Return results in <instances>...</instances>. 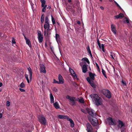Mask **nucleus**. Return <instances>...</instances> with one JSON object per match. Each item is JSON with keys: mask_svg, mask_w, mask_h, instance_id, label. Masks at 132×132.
<instances>
[{"mask_svg": "<svg viewBox=\"0 0 132 132\" xmlns=\"http://www.w3.org/2000/svg\"><path fill=\"white\" fill-rule=\"evenodd\" d=\"M110 56L111 57V58L113 60H114V58L113 57L114 56V57L115 56V54L112 52H111L110 53Z\"/></svg>", "mask_w": 132, "mask_h": 132, "instance_id": "28", "label": "nucleus"}, {"mask_svg": "<svg viewBox=\"0 0 132 132\" xmlns=\"http://www.w3.org/2000/svg\"><path fill=\"white\" fill-rule=\"evenodd\" d=\"M71 75L72 76L74 77V78H77V79L78 80V79L77 78L75 72L73 73L72 74H71Z\"/></svg>", "mask_w": 132, "mask_h": 132, "instance_id": "36", "label": "nucleus"}, {"mask_svg": "<svg viewBox=\"0 0 132 132\" xmlns=\"http://www.w3.org/2000/svg\"><path fill=\"white\" fill-rule=\"evenodd\" d=\"M53 90L55 92H56L57 91V89L55 87H54L53 88Z\"/></svg>", "mask_w": 132, "mask_h": 132, "instance_id": "47", "label": "nucleus"}, {"mask_svg": "<svg viewBox=\"0 0 132 132\" xmlns=\"http://www.w3.org/2000/svg\"><path fill=\"white\" fill-rule=\"evenodd\" d=\"M89 76L92 80H94L95 78V76H96V75L95 73H93L90 72H89Z\"/></svg>", "mask_w": 132, "mask_h": 132, "instance_id": "17", "label": "nucleus"}, {"mask_svg": "<svg viewBox=\"0 0 132 132\" xmlns=\"http://www.w3.org/2000/svg\"><path fill=\"white\" fill-rule=\"evenodd\" d=\"M116 5L118 7H120V6L117 3L116 4Z\"/></svg>", "mask_w": 132, "mask_h": 132, "instance_id": "62", "label": "nucleus"}, {"mask_svg": "<svg viewBox=\"0 0 132 132\" xmlns=\"http://www.w3.org/2000/svg\"><path fill=\"white\" fill-rule=\"evenodd\" d=\"M39 66L40 68V72L45 73L46 71L44 65L42 64H40L39 65Z\"/></svg>", "mask_w": 132, "mask_h": 132, "instance_id": "10", "label": "nucleus"}, {"mask_svg": "<svg viewBox=\"0 0 132 132\" xmlns=\"http://www.w3.org/2000/svg\"><path fill=\"white\" fill-rule=\"evenodd\" d=\"M97 44H98V45H101V44L100 43V42H99V40L98 39H97Z\"/></svg>", "mask_w": 132, "mask_h": 132, "instance_id": "50", "label": "nucleus"}, {"mask_svg": "<svg viewBox=\"0 0 132 132\" xmlns=\"http://www.w3.org/2000/svg\"><path fill=\"white\" fill-rule=\"evenodd\" d=\"M89 54H90V56L92 58H93V57H92V54L91 52L90 53H89Z\"/></svg>", "mask_w": 132, "mask_h": 132, "instance_id": "59", "label": "nucleus"}, {"mask_svg": "<svg viewBox=\"0 0 132 132\" xmlns=\"http://www.w3.org/2000/svg\"><path fill=\"white\" fill-rule=\"evenodd\" d=\"M102 93L108 98H110L111 97V92L108 90L103 89L102 90Z\"/></svg>", "mask_w": 132, "mask_h": 132, "instance_id": "4", "label": "nucleus"}, {"mask_svg": "<svg viewBox=\"0 0 132 132\" xmlns=\"http://www.w3.org/2000/svg\"><path fill=\"white\" fill-rule=\"evenodd\" d=\"M125 21H126V23H129V20L128 19H126V20Z\"/></svg>", "mask_w": 132, "mask_h": 132, "instance_id": "49", "label": "nucleus"}, {"mask_svg": "<svg viewBox=\"0 0 132 132\" xmlns=\"http://www.w3.org/2000/svg\"><path fill=\"white\" fill-rule=\"evenodd\" d=\"M55 38L57 42L58 43L60 42V37L59 35L58 34H55Z\"/></svg>", "mask_w": 132, "mask_h": 132, "instance_id": "18", "label": "nucleus"}, {"mask_svg": "<svg viewBox=\"0 0 132 132\" xmlns=\"http://www.w3.org/2000/svg\"><path fill=\"white\" fill-rule=\"evenodd\" d=\"M41 3H42V5L43 6L45 3V0H40Z\"/></svg>", "mask_w": 132, "mask_h": 132, "instance_id": "43", "label": "nucleus"}, {"mask_svg": "<svg viewBox=\"0 0 132 132\" xmlns=\"http://www.w3.org/2000/svg\"><path fill=\"white\" fill-rule=\"evenodd\" d=\"M44 18H45V15H44V14H42L41 16V19H40L42 25L43 23L44 22Z\"/></svg>", "mask_w": 132, "mask_h": 132, "instance_id": "23", "label": "nucleus"}, {"mask_svg": "<svg viewBox=\"0 0 132 132\" xmlns=\"http://www.w3.org/2000/svg\"><path fill=\"white\" fill-rule=\"evenodd\" d=\"M19 89L21 92H24L25 91V90L23 89L20 88Z\"/></svg>", "mask_w": 132, "mask_h": 132, "instance_id": "46", "label": "nucleus"}, {"mask_svg": "<svg viewBox=\"0 0 132 132\" xmlns=\"http://www.w3.org/2000/svg\"><path fill=\"white\" fill-rule=\"evenodd\" d=\"M50 28V27H48L46 29V32H47V35L49 33V31L51 29V28Z\"/></svg>", "mask_w": 132, "mask_h": 132, "instance_id": "34", "label": "nucleus"}, {"mask_svg": "<svg viewBox=\"0 0 132 132\" xmlns=\"http://www.w3.org/2000/svg\"><path fill=\"white\" fill-rule=\"evenodd\" d=\"M102 72L103 74L105 77L107 78L106 76V72L105 71V70H103L102 68Z\"/></svg>", "mask_w": 132, "mask_h": 132, "instance_id": "31", "label": "nucleus"}, {"mask_svg": "<svg viewBox=\"0 0 132 132\" xmlns=\"http://www.w3.org/2000/svg\"><path fill=\"white\" fill-rule=\"evenodd\" d=\"M86 49L87 51H88L89 53H91V51L90 48V47L89 46H88L86 48Z\"/></svg>", "mask_w": 132, "mask_h": 132, "instance_id": "35", "label": "nucleus"}, {"mask_svg": "<svg viewBox=\"0 0 132 132\" xmlns=\"http://www.w3.org/2000/svg\"><path fill=\"white\" fill-rule=\"evenodd\" d=\"M100 8L102 10H103L104 9V8L102 6H101Z\"/></svg>", "mask_w": 132, "mask_h": 132, "instance_id": "54", "label": "nucleus"}, {"mask_svg": "<svg viewBox=\"0 0 132 132\" xmlns=\"http://www.w3.org/2000/svg\"><path fill=\"white\" fill-rule=\"evenodd\" d=\"M77 23L78 24H80V22L79 21H77Z\"/></svg>", "mask_w": 132, "mask_h": 132, "instance_id": "61", "label": "nucleus"}, {"mask_svg": "<svg viewBox=\"0 0 132 132\" xmlns=\"http://www.w3.org/2000/svg\"><path fill=\"white\" fill-rule=\"evenodd\" d=\"M86 80L89 84L92 82V79L89 77H87L86 78Z\"/></svg>", "mask_w": 132, "mask_h": 132, "instance_id": "33", "label": "nucleus"}, {"mask_svg": "<svg viewBox=\"0 0 132 132\" xmlns=\"http://www.w3.org/2000/svg\"><path fill=\"white\" fill-rule=\"evenodd\" d=\"M53 83H56L58 84H60L59 83V81H58L56 80L55 79H54L53 80Z\"/></svg>", "mask_w": 132, "mask_h": 132, "instance_id": "38", "label": "nucleus"}, {"mask_svg": "<svg viewBox=\"0 0 132 132\" xmlns=\"http://www.w3.org/2000/svg\"><path fill=\"white\" fill-rule=\"evenodd\" d=\"M93 102L95 104L98 106L102 105V100L96 94H92L90 95Z\"/></svg>", "mask_w": 132, "mask_h": 132, "instance_id": "2", "label": "nucleus"}, {"mask_svg": "<svg viewBox=\"0 0 132 132\" xmlns=\"http://www.w3.org/2000/svg\"><path fill=\"white\" fill-rule=\"evenodd\" d=\"M58 117L60 119H66L67 120L69 119L68 116L63 115H59L58 116Z\"/></svg>", "mask_w": 132, "mask_h": 132, "instance_id": "16", "label": "nucleus"}, {"mask_svg": "<svg viewBox=\"0 0 132 132\" xmlns=\"http://www.w3.org/2000/svg\"><path fill=\"white\" fill-rule=\"evenodd\" d=\"M68 2L69 3H71V0H68Z\"/></svg>", "mask_w": 132, "mask_h": 132, "instance_id": "64", "label": "nucleus"}, {"mask_svg": "<svg viewBox=\"0 0 132 132\" xmlns=\"http://www.w3.org/2000/svg\"><path fill=\"white\" fill-rule=\"evenodd\" d=\"M50 26V23H45L44 25V27L45 30H46L47 28Z\"/></svg>", "mask_w": 132, "mask_h": 132, "instance_id": "25", "label": "nucleus"}, {"mask_svg": "<svg viewBox=\"0 0 132 132\" xmlns=\"http://www.w3.org/2000/svg\"><path fill=\"white\" fill-rule=\"evenodd\" d=\"M66 98L67 99H69L71 101L69 104L72 106H74L75 104V101H76V100H75V97H71L70 96L67 95L66 96Z\"/></svg>", "mask_w": 132, "mask_h": 132, "instance_id": "5", "label": "nucleus"}, {"mask_svg": "<svg viewBox=\"0 0 132 132\" xmlns=\"http://www.w3.org/2000/svg\"><path fill=\"white\" fill-rule=\"evenodd\" d=\"M15 39L14 37L12 38V44H13L15 43Z\"/></svg>", "mask_w": 132, "mask_h": 132, "instance_id": "39", "label": "nucleus"}, {"mask_svg": "<svg viewBox=\"0 0 132 132\" xmlns=\"http://www.w3.org/2000/svg\"><path fill=\"white\" fill-rule=\"evenodd\" d=\"M96 66L97 67V68H98L99 69V67L98 66V64L97 63H96Z\"/></svg>", "mask_w": 132, "mask_h": 132, "instance_id": "55", "label": "nucleus"}, {"mask_svg": "<svg viewBox=\"0 0 132 132\" xmlns=\"http://www.w3.org/2000/svg\"><path fill=\"white\" fill-rule=\"evenodd\" d=\"M50 21L48 17L47 16H46L45 19V23H50Z\"/></svg>", "mask_w": 132, "mask_h": 132, "instance_id": "26", "label": "nucleus"}, {"mask_svg": "<svg viewBox=\"0 0 132 132\" xmlns=\"http://www.w3.org/2000/svg\"><path fill=\"white\" fill-rule=\"evenodd\" d=\"M81 110L82 112L83 113H86V111H85L84 109H81Z\"/></svg>", "mask_w": 132, "mask_h": 132, "instance_id": "44", "label": "nucleus"}, {"mask_svg": "<svg viewBox=\"0 0 132 132\" xmlns=\"http://www.w3.org/2000/svg\"><path fill=\"white\" fill-rule=\"evenodd\" d=\"M107 120L110 125L115 126L116 125V121L114 119H113L112 118L109 117L108 118Z\"/></svg>", "mask_w": 132, "mask_h": 132, "instance_id": "7", "label": "nucleus"}, {"mask_svg": "<svg viewBox=\"0 0 132 132\" xmlns=\"http://www.w3.org/2000/svg\"><path fill=\"white\" fill-rule=\"evenodd\" d=\"M46 30L45 29V30L44 32V35H45V36L46 35Z\"/></svg>", "mask_w": 132, "mask_h": 132, "instance_id": "52", "label": "nucleus"}, {"mask_svg": "<svg viewBox=\"0 0 132 132\" xmlns=\"http://www.w3.org/2000/svg\"><path fill=\"white\" fill-rule=\"evenodd\" d=\"M89 84L93 88H95L96 87V85L92 81V82L89 83Z\"/></svg>", "mask_w": 132, "mask_h": 132, "instance_id": "29", "label": "nucleus"}, {"mask_svg": "<svg viewBox=\"0 0 132 132\" xmlns=\"http://www.w3.org/2000/svg\"><path fill=\"white\" fill-rule=\"evenodd\" d=\"M46 11V8L45 7H43V8L42 9V11L43 12H45Z\"/></svg>", "mask_w": 132, "mask_h": 132, "instance_id": "45", "label": "nucleus"}, {"mask_svg": "<svg viewBox=\"0 0 132 132\" xmlns=\"http://www.w3.org/2000/svg\"><path fill=\"white\" fill-rule=\"evenodd\" d=\"M76 101H78L79 102L81 103H84V100L82 97H81L80 99L78 98L77 100H76Z\"/></svg>", "mask_w": 132, "mask_h": 132, "instance_id": "22", "label": "nucleus"}, {"mask_svg": "<svg viewBox=\"0 0 132 132\" xmlns=\"http://www.w3.org/2000/svg\"><path fill=\"white\" fill-rule=\"evenodd\" d=\"M25 77L26 79L28 82L29 83L30 82L28 78V75L26 74L25 75Z\"/></svg>", "mask_w": 132, "mask_h": 132, "instance_id": "32", "label": "nucleus"}, {"mask_svg": "<svg viewBox=\"0 0 132 132\" xmlns=\"http://www.w3.org/2000/svg\"><path fill=\"white\" fill-rule=\"evenodd\" d=\"M2 113H0V118H1L2 117Z\"/></svg>", "mask_w": 132, "mask_h": 132, "instance_id": "57", "label": "nucleus"}, {"mask_svg": "<svg viewBox=\"0 0 132 132\" xmlns=\"http://www.w3.org/2000/svg\"><path fill=\"white\" fill-rule=\"evenodd\" d=\"M68 121H70L71 127L72 128H73L74 126V123L72 120L71 119L69 118L68 120Z\"/></svg>", "mask_w": 132, "mask_h": 132, "instance_id": "19", "label": "nucleus"}, {"mask_svg": "<svg viewBox=\"0 0 132 132\" xmlns=\"http://www.w3.org/2000/svg\"><path fill=\"white\" fill-rule=\"evenodd\" d=\"M88 65L86 64H84L82 67V71L83 72L85 73L86 72L87 69Z\"/></svg>", "mask_w": 132, "mask_h": 132, "instance_id": "14", "label": "nucleus"}, {"mask_svg": "<svg viewBox=\"0 0 132 132\" xmlns=\"http://www.w3.org/2000/svg\"><path fill=\"white\" fill-rule=\"evenodd\" d=\"M20 86L21 88H23L25 87L24 84L22 82L20 85Z\"/></svg>", "mask_w": 132, "mask_h": 132, "instance_id": "37", "label": "nucleus"}, {"mask_svg": "<svg viewBox=\"0 0 132 132\" xmlns=\"http://www.w3.org/2000/svg\"><path fill=\"white\" fill-rule=\"evenodd\" d=\"M45 3H46V1H45V3L43 5H42V4L41 5V6L42 7H44L46 8V7H47V5H45Z\"/></svg>", "mask_w": 132, "mask_h": 132, "instance_id": "40", "label": "nucleus"}, {"mask_svg": "<svg viewBox=\"0 0 132 132\" xmlns=\"http://www.w3.org/2000/svg\"><path fill=\"white\" fill-rule=\"evenodd\" d=\"M69 71L70 72V73H71V74H72L73 73H74L75 72L73 71V70L72 69H69Z\"/></svg>", "mask_w": 132, "mask_h": 132, "instance_id": "41", "label": "nucleus"}, {"mask_svg": "<svg viewBox=\"0 0 132 132\" xmlns=\"http://www.w3.org/2000/svg\"><path fill=\"white\" fill-rule=\"evenodd\" d=\"M50 99L51 103H52L54 102V97L52 93L50 94Z\"/></svg>", "mask_w": 132, "mask_h": 132, "instance_id": "21", "label": "nucleus"}, {"mask_svg": "<svg viewBox=\"0 0 132 132\" xmlns=\"http://www.w3.org/2000/svg\"><path fill=\"white\" fill-rule=\"evenodd\" d=\"M39 122L44 125H45L46 123V119L44 116H41L39 118Z\"/></svg>", "mask_w": 132, "mask_h": 132, "instance_id": "6", "label": "nucleus"}, {"mask_svg": "<svg viewBox=\"0 0 132 132\" xmlns=\"http://www.w3.org/2000/svg\"><path fill=\"white\" fill-rule=\"evenodd\" d=\"M53 105L54 107L56 109H59L60 107L57 102H56L53 104Z\"/></svg>", "mask_w": 132, "mask_h": 132, "instance_id": "20", "label": "nucleus"}, {"mask_svg": "<svg viewBox=\"0 0 132 132\" xmlns=\"http://www.w3.org/2000/svg\"><path fill=\"white\" fill-rule=\"evenodd\" d=\"M38 39L39 42L40 43L42 42L43 40V37L42 35L41 32L39 31L38 34Z\"/></svg>", "mask_w": 132, "mask_h": 132, "instance_id": "8", "label": "nucleus"}, {"mask_svg": "<svg viewBox=\"0 0 132 132\" xmlns=\"http://www.w3.org/2000/svg\"><path fill=\"white\" fill-rule=\"evenodd\" d=\"M102 47V48H104V46L103 44H102L101 47Z\"/></svg>", "mask_w": 132, "mask_h": 132, "instance_id": "56", "label": "nucleus"}, {"mask_svg": "<svg viewBox=\"0 0 132 132\" xmlns=\"http://www.w3.org/2000/svg\"><path fill=\"white\" fill-rule=\"evenodd\" d=\"M122 83L123 84V86H126V83L125 81H123V80L122 81Z\"/></svg>", "mask_w": 132, "mask_h": 132, "instance_id": "42", "label": "nucleus"}, {"mask_svg": "<svg viewBox=\"0 0 132 132\" xmlns=\"http://www.w3.org/2000/svg\"><path fill=\"white\" fill-rule=\"evenodd\" d=\"M111 28L112 31L114 34H116L117 31L116 28V26L113 24H111Z\"/></svg>", "mask_w": 132, "mask_h": 132, "instance_id": "12", "label": "nucleus"}, {"mask_svg": "<svg viewBox=\"0 0 132 132\" xmlns=\"http://www.w3.org/2000/svg\"><path fill=\"white\" fill-rule=\"evenodd\" d=\"M82 60L86 61L88 64H89L90 63L89 61L88 58L87 57H85L82 58Z\"/></svg>", "mask_w": 132, "mask_h": 132, "instance_id": "27", "label": "nucleus"}, {"mask_svg": "<svg viewBox=\"0 0 132 132\" xmlns=\"http://www.w3.org/2000/svg\"><path fill=\"white\" fill-rule=\"evenodd\" d=\"M97 44H98V45H101V44L100 43V42H99V40L98 39H97Z\"/></svg>", "mask_w": 132, "mask_h": 132, "instance_id": "51", "label": "nucleus"}, {"mask_svg": "<svg viewBox=\"0 0 132 132\" xmlns=\"http://www.w3.org/2000/svg\"><path fill=\"white\" fill-rule=\"evenodd\" d=\"M58 78L60 83L61 84H63L64 83V79H63L62 76L60 74H59L58 75Z\"/></svg>", "mask_w": 132, "mask_h": 132, "instance_id": "15", "label": "nucleus"}, {"mask_svg": "<svg viewBox=\"0 0 132 132\" xmlns=\"http://www.w3.org/2000/svg\"><path fill=\"white\" fill-rule=\"evenodd\" d=\"M10 102L8 101L6 102V106H9L10 105Z\"/></svg>", "mask_w": 132, "mask_h": 132, "instance_id": "48", "label": "nucleus"}, {"mask_svg": "<svg viewBox=\"0 0 132 132\" xmlns=\"http://www.w3.org/2000/svg\"><path fill=\"white\" fill-rule=\"evenodd\" d=\"M102 51L104 52H105V50H104V48H102Z\"/></svg>", "mask_w": 132, "mask_h": 132, "instance_id": "63", "label": "nucleus"}, {"mask_svg": "<svg viewBox=\"0 0 132 132\" xmlns=\"http://www.w3.org/2000/svg\"><path fill=\"white\" fill-rule=\"evenodd\" d=\"M86 127L87 132H94L93 129L91 125L89 123L87 124Z\"/></svg>", "mask_w": 132, "mask_h": 132, "instance_id": "9", "label": "nucleus"}, {"mask_svg": "<svg viewBox=\"0 0 132 132\" xmlns=\"http://www.w3.org/2000/svg\"><path fill=\"white\" fill-rule=\"evenodd\" d=\"M26 44H27L29 47H31V44L30 40L28 39L26 40Z\"/></svg>", "mask_w": 132, "mask_h": 132, "instance_id": "24", "label": "nucleus"}, {"mask_svg": "<svg viewBox=\"0 0 132 132\" xmlns=\"http://www.w3.org/2000/svg\"><path fill=\"white\" fill-rule=\"evenodd\" d=\"M27 70L28 71L29 73V74L30 80V81H31V79L32 78V72L31 68L30 67L28 68H27Z\"/></svg>", "mask_w": 132, "mask_h": 132, "instance_id": "11", "label": "nucleus"}, {"mask_svg": "<svg viewBox=\"0 0 132 132\" xmlns=\"http://www.w3.org/2000/svg\"><path fill=\"white\" fill-rule=\"evenodd\" d=\"M123 14L122 13H120L119 14L116 16H115L114 17V19H116L120 18H121L124 17Z\"/></svg>", "mask_w": 132, "mask_h": 132, "instance_id": "13", "label": "nucleus"}, {"mask_svg": "<svg viewBox=\"0 0 132 132\" xmlns=\"http://www.w3.org/2000/svg\"><path fill=\"white\" fill-rule=\"evenodd\" d=\"M51 17L52 23L54 25V24H55L56 23L55 20L52 15H51Z\"/></svg>", "mask_w": 132, "mask_h": 132, "instance_id": "30", "label": "nucleus"}, {"mask_svg": "<svg viewBox=\"0 0 132 132\" xmlns=\"http://www.w3.org/2000/svg\"><path fill=\"white\" fill-rule=\"evenodd\" d=\"M86 111L91 116V117L89 119L91 124L94 126H96L98 123V120L96 118L93 117L96 116V114L94 113V112L92 109L88 108L86 109Z\"/></svg>", "mask_w": 132, "mask_h": 132, "instance_id": "1", "label": "nucleus"}, {"mask_svg": "<svg viewBox=\"0 0 132 132\" xmlns=\"http://www.w3.org/2000/svg\"><path fill=\"white\" fill-rule=\"evenodd\" d=\"M23 35L24 36V39H25V40H26L28 39L26 38V36L24 34H23Z\"/></svg>", "mask_w": 132, "mask_h": 132, "instance_id": "53", "label": "nucleus"}, {"mask_svg": "<svg viewBox=\"0 0 132 132\" xmlns=\"http://www.w3.org/2000/svg\"><path fill=\"white\" fill-rule=\"evenodd\" d=\"M3 85V84L2 82H0V87L2 86Z\"/></svg>", "mask_w": 132, "mask_h": 132, "instance_id": "58", "label": "nucleus"}, {"mask_svg": "<svg viewBox=\"0 0 132 132\" xmlns=\"http://www.w3.org/2000/svg\"><path fill=\"white\" fill-rule=\"evenodd\" d=\"M51 8V6H48L47 7V9H50Z\"/></svg>", "mask_w": 132, "mask_h": 132, "instance_id": "60", "label": "nucleus"}, {"mask_svg": "<svg viewBox=\"0 0 132 132\" xmlns=\"http://www.w3.org/2000/svg\"><path fill=\"white\" fill-rule=\"evenodd\" d=\"M118 127L119 129H120L121 132H124L125 130V125L122 121L120 120L118 121Z\"/></svg>", "mask_w": 132, "mask_h": 132, "instance_id": "3", "label": "nucleus"}]
</instances>
